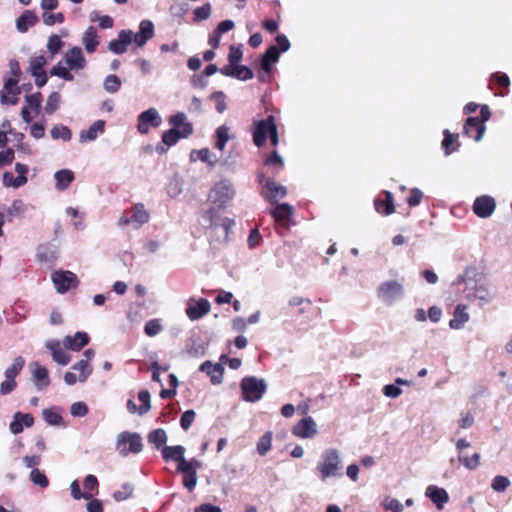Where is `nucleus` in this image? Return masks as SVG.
<instances>
[{"instance_id": "obj_55", "label": "nucleus", "mask_w": 512, "mask_h": 512, "mask_svg": "<svg viewBox=\"0 0 512 512\" xmlns=\"http://www.w3.org/2000/svg\"><path fill=\"white\" fill-rule=\"evenodd\" d=\"M180 472L183 473V475H184V477H183L184 487L187 488L189 491H192L197 485V481H198L197 473L192 472V471H180Z\"/></svg>"}, {"instance_id": "obj_40", "label": "nucleus", "mask_w": 512, "mask_h": 512, "mask_svg": "<svg viewBox=\"0 0 512 512\" xmlns=\"http://www.w3.org/2000/svg\"><path fill=\"white\" fill-rule=\"evenodd\" d=\"M458 460L465 468L474 470L479 465L480 454L476 452L471 457H469L464 451L463 453L458 454Z\"/></svg>"}, {"instance_id": "obj_48", "label": "nucleus", "mask_w": 512, "mask_h": 512, "mask_svg": "<svg viewBox=\"0 0 512 512\" xmlns=\"http://www.w3.org/2000/svg\"><path fill=\"white\" fill-rule=\"evenodd\" d=\"M103 85L108 93H116L121 87V80L118 76L110 74L104 79Z\"/></svg>"}, {"instance_id": "obj_29", "label": "nucleus", "mask_w": 512, "mask_h": 512, "mask_svg": "<svg viewBox=\"0 0 512 512\" xmlns=\"http://www.w3.org/2000/svg\"><path fill=\"white\" fill-rule=\"evenodd\" d=\"M279 57L280 51L277 46H271L267 49L261 61V68L265 75H268L271 72L272 66L278 62Z\"/></svg>"}, {"instance_id": "obj_46", "label": "nucleus", "mask_w": 512, "mask_h": 512, "mask_svg": "<svg viewBox=\"0 0 512 512\" xmlns=\"http://www.w3.org/2000/svg\"><path fill=\"white\" fill-rule=\"evenodd\" d=\"M293 212V208L291 205H289L288 203H282V204H279L277 205L273 211H272V215L274 216V218L278 221L280 220H286L287 218H289V216L292 214Z\"/></svg>"}, {"instance_id": "obj_13", "label": "nucleus", "mask_w": 512, "mask_h": 512, "mask_svg": "<svg viewBox=\"0 0 512 512\" xmlns=\"http://www.w3.org/2000/svg\"><path fill=\"white\" fill-rule=\"evenodd\" d=\"M292 432L301 439L312 438L318 432L317 424L312 417L307 416L294 425Z\"/></svg>"}, {"instance_id": "obj_50", "label": "nucleus", "mask_w": 512, "mask_h": 512, "mask_svg": "<svg viewBox=\"0 0 512 512\" xmlns=\"http://www.w3.org/2000/svg\"><path fill=\"white\" fill-rule=\"evenodd\" d=\"M47 60L43 55L34 56L30 59L29 71L31 74L44 72L43 67L46 65Z\"/></svg>"}, {"instance_id": "obj_26", "label": "nucleus", "mask_w": 512, "mask_h": 512, "mask_svg": "<svg viewBox=\"0 0 512 512\" xmlns=\"http://www.w3.org/2000/svg\"><path fill=\"white\" fill-rule=\"evenodd\" d=\"M425 495L437 506L438 509L449 501L448 493L445 489L439 488L435 485H430L426 488Z\"/></svg>"}, {"instance_id": "obj_30", "label": "nucleus", "mask_w": 512, "mask_h": 512, "mask_svg": "<svg viewBox=\"0 0 512 512\" xmlns=\"http://www.w3.org/2000/svg\"><path fill=\"white\" fill-rule=\"evenodd\" d=\"M133 228L139 229L143 224L147 223L150 219L149 212L145 209L144 204L137 203L132 208Z\"/></svg>"}, {"instance_id": "obj_42", "label": "nucleus", "mask_w": 512, "mask_h": 512, "mask_svg": "<svg viewBox=\"0 0 512 512\" xmlns=\"http://www.w3.org/2000/svg\"><path fill=\"white\" fill-rule=\"evenodd\" d=\"M51 137L54 140L61 139L63 141H69L72 137L71 130L65 125H55L51 128Z\"/></svg>"}, {"instance_id": "obj_16", "label": "nucleus", "mask_w": 512, "mask_h": 512, "mask_svg": "<svg viewBox=\"0 0 512 512\" xmlns=\"http://www.w3.org/2000/svg\"><path fill=\"white\" fill-rule=\"evenodd\" d=\"M132 30H121L117 39H113L108 44V49L114 54H123L127 51L128 45L133 42Z\"/></svg>"}, {"instance_id": "obj_34", "label": "nucleus", "mask_w": 512, "mask_h": 512, "mask_svg": "<svg viewBox=\"0 0 512 512\" xmlns=\"http://www.w3.org/2000/svg\"><path fill=\"white\" fill-rule=\"evenodd\" d=\"M147 440L150 444L154 445L156 449H160L162 451V447L166 446L167 433L162 428L152 430L148 434Z\"/></svg>"}, {"instance_id": "obj_3", "label": "nucleus", "mask_w": 512, "mask_h": 512, "mask_svg": "<svg viewBox=\"0 0 512 512\" xmlns=\"http://www.w3.org/2000/svg\"><path fill=\"white\" fill-rule=\"evenodd\" d=\"M236 196V188L232 180L221 178L210 188L207 200L218 209H226Z\"/></svg>"}, {"instance_id": "obj_61", "label": "nucleus", "mask_w": 512, "mask_h": 512, "mask_svg": "<svg viewBox=\"0 0 512 512\" xmlns=\"http://www.w3.org/2000/svg\"><path fill=\"white\" fill-rule=\"evenodd\" d=\"M195 417H196V413L194 410L185 411L181 415V418H180L181 428L183 430L187 431L191 427L192 423L194 422Z\"/></svg>"}, {"instance_id": "obj_41", "label": "nucleus", "mask_w": 512, "mask_h": 512, "mask_svg": "<svg viewBox=\"0 0 512 512\" xmlns=\"http://www.w3.org/2000/svg\"><path fill=\"white\" fill-rule=\"evenodd\" d=\"M26 210L27 206L22 200H14L7 209L8 220L11 221L14 217L23 215L26 212Z\"/></svg>"}, {"instance_id": "obj_10", "label": "nucleus", "mask_w": 512, "mask_h": 512, "mask_svg": "<svg viewBox=\"0 0 512 512\" xmlns=\"http://www.w3.org/2000/svg\"><path fill=\"white\" fill-rule=\"evenodd\" d=\"M276 126L274 116L270 115L266 119L256 123L253 131V142L257 147H262L270 135L272 129Z\"/></svg>"}, {"instance_id": "obj_9", "label": "nucleus", "mask_w": 512, "mask_h": 512, "mask_svg": "<svg viewBox=\"0 0 512 512\" xmlns=\"http://www.w3.org/2000/svg\"><path fill=\"white\" fill-rule=\"evenodd\" d=\"M211 310L210 302L205 298H189L185 313L191 321H196L206 316Z\"/></svg>"}, {"instance_id": "obj_54", "label": "nucleus", "mask_w": 512, "mask_h": 512, "mask_svg": "<svg viewBox=\"0 0 512 512\" xmlns=\"http://www.w3.org/2000/svg\"><path fill=\"white\" fill-rule=\"evenodd\" d=\"M193 14H194V20L197 22L208 19L211 14L210 4L206 3L200 7L195 8L193 11Z\"/></svg>"}, {"instance_id": "obj_63", "label": "nucleus", "mask_w": 512, "mask_h": 512, "mask_svg": "<svg viewBox=\"0 0 512 512\" xmlns=\"http://www.w3.org/2000/svg\"><path fill=\"white\" fill-rule=\"evenodd\" d=\"M383 506L386 510H390L392 512H403L404 511L403 504L395 498L386 499L383 503Z\"/></svg>"}, {"instance_id": "obj_7", "label": "nucleus", "mask_w": 512, "mask_h": 512, "mask_svg": "<svg viewBox=\"0 0 512 512\" xmlns=\"http://www.w3.org/2000/svg\"><path fill=\"white\" fill-rule=\"evenodd\" d=\"M258 180L263 184L261 195L270 203H275L278 199L284 198L287 194L285 186L277 183L271 178H265L262 174L258 176Z\"/></svg>"}, {"instance_id": "obj_17", "label": "nucleus", "mask_w": 512, "mask_h": 512, "mask_svg": "<svg viewBox=\"0 0 512 512\" xmlns=\"http://www.w3.org/2000/svg\"><path fill=\"white\" fill-rule=\"evenodd\" d=\"M464 134L473 138L475 141H480L483 138L486 127L478 117H469L464 125Z\"/></svg>"}, {"instance_id": "obj_21", "label": "nucleus", "mask_w": 512, "mask_h": 512, "mask_svg": "<svg viewBox=\"0 0 512 512\" xmlns=\"http://www.w3.org/2000/svg\"><path fill=\"white\" fill-rule=\"evenodd\" d=\"M34 424V418L31 414H24L21 412H16L13 415V420L10 423L9 429L10 432L14 435L21 433L24 428H29Z\"/></svg>"}, {"instance_id": "obj_32", "label": "nucleus", "mask_w": 512, "mask_h": 512, "mask_svg": "<svg viewBox=\"0 0 512 512\" xmlns=\"http://www.w3.org/2000/svg\"><path fill=\"white\" fill-rule=\"evenodd\" d=\"M82 43L88 53H93L99 44L98 33L95 27L90 26L84 32Z\"/></svg>"}, {"instance_id": "obj_47", "label": "nucleus", "mask_w": 512, "mask_h": 512, "mask_svg": "<svg viewBox=\"0 0 512 512\" xmlns=\"http://www.w3.org/2000/svg\"><path fill=\"white\" fill-rule=\"evenodd\" d=\"M61 97L58 92H52L46 101L45 112L49 115L53 114L60 106Z\"/></svg>"}, {"instance_id": "obj_20", "label": "nucleus", "mask_w": 512, "mask_h": 512, "mask_svg": "<svg viewBox=\"0 0 512 512\" xmlns=\"http://www.w3.org/2000/svg\"><path fill=\"white\" fill-rule=\"evenodd\" d=\"M105 125L106 123L104 120H97L91 124L88 129L81 130L79 133V142L87 143L95 141L99 135L104 133Z\"/></svg>"}, {"instance_id": "obj_8", "label": "nucleus", "mask_w": 512, "mask_h": 512, "mask_svg": "<svg viewBox=\"0 0 512 512\" xmlns=\"http://www.w3.org/2000/svg\"><path fill=\"white\" fill-rule=\"evenodd\" d=\"M137 131L142 134H148L150 128H158L162 123L160 113L156 108H149L138 115Z\"/></svg>"}, {"instance_id": "obj_33", "label": "nucleus", "mask_w": 512, "mask_h": 512, "mask_svg": "<svg viewBox=\"0 0 512 512\" xmlns=\"http://www.w3.org/2000/svg\"><path fill=\"white\" fill-rule=\"evenodd\" d=\"M385 199H376L375 208L378 213L383 215H390L394 212L393 195L389 191H384Z\"/></svg>"}, {"instance_id": "obj_12", "label": "nucleus", "mask_w": 512, "mask_h": 512, "mask_svg": "<svg viewBox=\"0 0 512 512\" xmlns=\"http://www.w3.org/2000/svg\"><path fill=\"white\" fill-rule=\"evenodd\" d=\"M51 279L59 293H65L71 287L77 285V276L71 271H55Z\"/></svg>"}, {"instance_id": "obj_49", "label": "nucleus", "mask_w": 512, "mask_h": 512, "mask_svg": "<svg viewBox=\"0 0 512 512\" xmlns=\"http://www.w3.org/2000/svg\"><path fill=\"white\" fill-rule=\"evenodd\" d=\"M30 480L41 488H46L49 485L48 478L45 473L38 468L32 469L30 473Z\"/></svg>"}, {"instance_id": "obj_19", "label": "nucleus", "mask_w": 512, "mask_h": 512, "mask_svg": "<svg viewBox=\"0 0 512 512\" xmlns=\"http://www.w3.org/2000/svg\"><path fill=\"white\" fill-rule=\"evenodd\" d=\"M169 124L172 129H178L182 133L183 138H188L193 133V127L190 122L187 121V116L183 112H178L169 118Z\"/></svg>"}, {"instance_id": "obj_59", "label": "nucleus", "mask_w": 512, "mask_h": 512, "mask_svg": "<svg viewBox=\"0 0 512 512\" xmlns=\"http://www.w3.org/2000/svg\"><path fill=\"white\" fill-rule=\"evenodd\" d=\"M43 23L47 26H52L56 23H63L64 22V15L62 13H48L44 12L42 15Z\"/></svg>"}, {"instance_id": "obj_11", "label": "nucleus", "mask_w": 512, "mask_h": 512, "mask_svg": "<svg viewBox=\"0 0 512 512\" xmlns=\"http://www.w3.org/2000/svg\"><path fill=\"white\" fill-rule=\"evenodd\" d=\"M74 371L79 372L76 376L73 372H66L64 381L67 385H74L77 381L84 383L92 374V367L89 366L88 360H80L71 367Z\"/></svg>"}, {"instance_id": "obj_6", "label": "nucleus", "mask_w": 512, "mask_h": 512, "mask_svg": "<svg viewBox=\"0 0 512 512\" xmlns=\"http://www.w3.org/2000/svg\"><path fill=\"white\" fill-rule=\"evenodd\" d=\"M115 447L119 455L123 457L130 453L138 454L143 449L142 438L138 433L124 431L117 435Z\"/></svg>"}, {"instance_id": "obj_27", "label": "nucleus", "mask_w": 512, "mask_h": 512, "mask_svg": "<svg viewBox=\"0 0 512 512\" xmlns=\"http://www.w3.org/2000/svg\"><path fill=\"white\" fill-rule=\"evenodd\" d=\"M89 342V336L86 332H77L74 336H66L63 339V345L65 348L79 351Z\"/></svg>"}, {"instance_id": "obj_28", "label": "nucleus", "mask_w": 512, "mask_h": 512, "mask_svg": "<svg viewBox=\"0 0 512 512\" xmlns=\"http://www.w3.org/2000/svg\"><path fill=\"white\" fill-rule=\"evenodd\" d=\"M55 188L58 191H65L75 180V174L70 169H61L54 173Z\"/></svg>"}, {"instance_id": "obj_36", "label": "nucleus", "mask_w": 512, "mask_h": 512, "mask_svg": "<svg viewBox=\"0 0 512 512\" xmlns=\"http://www.w3.org/2000/svg\"><path fill=\"white\" fill-rule=\"evenodd\" d=\"M215 137H216L215 147L218 150L223 151L226 146V143L230 139L229 127H227L226 125L219 126L215 131Z\"/></svg>"}, {"instance_id": "obj_64", "label": "nucleus", "mask_w": 512, "mask_h": 512, "mask_svg": "<svg viewBox=\"0 0 512 512\" xmlns=\"http://www.w3.org/2000/svg\"><path fill=\"white\" fill-rule=\"evenodd\" d=\"M383 394L388 398H398L402 394V389L395 384H387L382 389Z\"/></svg>"}, {"instance_id": "obj_14", "label": "nucleus", "mask_w": 512, "mask_h": 512, "mask_svg": "<svg viewBox=\"0 0 512 512\" xmlns=\"http://www.w3.org/2000/svg\"><path fill=\"white\" fill-rule=\"evenodd\" d=\"M495 208V200L487 195L477 197L473 204V211L480 218L490 217L493 214Z\"/></svg>"}, {"instance_id": "obj_37", "label": "nucleus", "mask_w": 512, "mask_h": 512, "mask_svg": "<svg viewBox=\"0 0 512 512\" xmlns=\"http://www.w3.org/2000/svg\"><path fill=\"white\" fill-rule=\"evenodd\" d=\"M272 438L273 433L271 431H267L257 442L256 450L259 455H266L272 446Z\"/></svg>"}, {"instance_id": "obj_35", "label": "nucleus", "mask_w": 512, "mask_h": 512, "mask_svg": "<svg viewBox=\"0 0 512 512\" xmlns=\"http://www.w3.org/2000/svg\"><path fill=\"white\" fill-rule=\"evenodd\" d=\"M202 218L205 223H208L209 227L217 228L223 217H221L219 210L215 206L203 212Z\"/></svg>"}, {"instance_id": "obj_1", "label": "nucleus", "mask_w": 512, "mask_h": 512, "mask_svg": "<svg viewBox=\"0 0 512 512\" xmlns=\"http://www.w3.org/2000/svg\"><path fill=\"white\" fill-rule=\"evenodd\" d=\"M64 59L67 67L62 62L57 63L50 70L51 76H57L65 81H72L74 79L71 71H79L86 67L87 61L84 57L83 51L80 47L74 46L64 54Z\"/></svg>"}, {"instance_id": "obj_51", "label": "nucleus", "mask_w": 512, "mask_h": 512, "mask_svg": "<svg viewBox=\"0 0 512 512\" xmlns=\"http://www.w3.org/2000/svg\"><path fill=\"white\" fill-rule=\"evenodd\" d=\"M162 325L159 319H151L146 322L144 332L149 337H154L162 331Z\"/></svg>"}, {"instance_id": "obj_38", "label": "nucleus", "mask_w": 512, "mask_h": 512, "mask_svg": "<svg viewBox=\"0 0 512 512\" xmlns=\"http://www.w3.org/2000/svg\"><path fill=\"white\" fill-rule=\"evenodd\" d=\"M25 364V360L23 357L18 356L13 360V363L6 368L4 375L5 378H10L15 380V377L22 371Z\"/></svg>"}, {"instance_id": "obj_45", "label": "nucleus", "mask_w": 512, "mask_h": 512, "mask_svg": "<svg viewBox=\"0 0 512 512\" xmlns=\"http://www.w3.org/2000/svg\"><path fill=\"white\" fill-rule=\"evenodd\" d=\"M182 133L178 129H169L165 131L162 135V143L167 146L171 147L175 145L180 139H182Z\"/></svg>"}, {"instance_id": "obj_62", "label": "nucleus", "mask_w": 512, "mask_h": 512, "mask_svg": "<svg viewBox=\"0 0 512 512\" xmlns=\"http://www.w3.org/2000/svg\"><path fill=\"white\" fill-rule=\"evenodd\" d=\"M70 413L74 417H84L88 413V407L82 401L74 402L70 407Z\"/></svg>"}, {"instance_id": "obj_52", "label": "nucleus", "mask_w": 512, "mask_h": 512, "mask_svg": "<svg viewBox=\"0 0 512 512\" xmlns=\"http://www.w3.org/2000/svg\"><path fill=\"white\" fill-rule=\"evenodd\" d=\"M138 399L142 403L139 407V415H144L151 409L150 393L147 390H142L138 394Z\"/></svg>"}, {"instance_id": "obj_43", "label": "nucleus", "mask_w": 512, "mask_h": 512, "mask_svg": "<svg viewBox=\"0 0 512 512\" xmlns=\"http://www.w3.org/2000/svg\"><path fill=\"white\" fill-rule=\"evenodd\" d=\"M43 419L49 424L53 426H58L62 424V416L59 411L54 408L44 409L42 412Z\"/></svg>"}, {"instance_id": "obj_18", "label": "nucleus", "mask_w": 512, "mask_h": 512, "mask_svg": "<svg viewBox=\"0 0 512 512\" xmlns=\"http://www.w3.org/2000/svg\"><path fill=\"white\" fill-rule=\"evenodd\" d=\"M199 370L210 377L213 385H219L223 382L224 368L221 364L205 361L200 365Z\"/></svg>"}, {"instance_id": "obj_25", "label": "nucleus", "mask_w": 512, "mask_h": 512, "mask_svg": "<svg viewBox=\"0 0 512 512\" xmlns=\"http://www.w3.org/2000/svg\"><path fill=\"white\" fill-rule=\"evenodd\" d=\"M469 297H473L477 299L481 305H485L494 299L495 293L492 291L490 285L481 282L475 284L473 294H469Z\"/></svg>"}, {"instance_id": "obj_23", "label": "nucleus", "mask_w": 512, "mask_h": 512, "mask_svg": "<svg viewBox=\"0 0 512 512\" xmlns=\"http://www.w3.org/2000/svg\"><path fill=\"white\" fill-rule=\"evenodd\" d=\"M186 449L182 445L164 446L162 447V457L166 462L175 461L177 466H181L185 460Z\"/></svg>"}, {"instance_id": "obj_31", "label": "nucleus", "mask_w": 512, "mask_h": 512, "mask_svg": "<svg viewBox=\"0 0 512 512\" xmlns=\"http://www.w3.org/2000/svg\"><path fill=\"white\" fill-rule=\"evenodd\" d=\"M38 21L36 14L30 10H26L16 19V28L20 33H26L30 27H33Z\"/></svg>"}, {"instance_id": "obj_60", "label": "nucleus", "mask_w": 512, "mask_h": 512, "mask_svg": "<svg viewBox=\"0 0 512 512\" xmlns=\"http://www.w3.org/2000/svg\"><path fill=\"white\" fill-rule=\"evenodd\" d=\"M510 485V480L505 476H496L491 484V487L496 492H503Z\"/></svg>"}, {"instance_id": "obj_5", "label": "nucleus", "mask_w": 512, "mask_h": 512, "mask_svg": "<svg viewBox=\"0 0 512 512\" xmlns=\"http://www.w3.org/2000/svg\"><path fill=\"white\" fill-rule=\"evenodd\" d=\"M240 388L243 400L255 403L266 393L267 383L264 379L255 376H246L241 380Z\"/></svg>"}, {"instance_id": "obj_53", "label": "nucleus", "mask_w": 512, "mask_h": 512, "mask_svg": "<svg viewBox=\"0 0 512 512\" xmlns=\"http://www.w3.org/2000/svg\"><path fill=\"white\" fill-rule=\"evenodd\" d=\"M62 46H63V42L58 35L52 34L49 37L48 42H47V50L52 55L57 54L61 50Z\"/></svg>"}, {"instance_id": "obj_57", "label": "nucleus", "mask_w": 512, "mask_h": 512, "mask_svg": "<svg viewBox=\"0 0 512 512\" xmlns=\"http://www.w3.org/2000/svg\"><path fill=\"white\" fill-rule=\"evenodd\" d=\"M234 78L238 80H250L253 78V72L252 70L244 65H236L235 66V72H234Z\"/></svg>"}, {"instance_id": "obj_15", "label": "nucleus", "mask_w": 512, "mask_h": 512, "mask_svg": "<svg viewBox=\"0 0 512 512\" xmlns=\"http://www.w3.org/2000/svg\"><path fill=\"white\" fill-rule=\"evenodd\" d=\"M154 24L150 20H142L139 24L138 32H133V42L136 47H143L150 39L154 37Z\"/></svg>"}, {"instance_id": "obj_58", "label": "nucleus", "mask_w": 512, "mask_h": 512, "mask_svg": "<svg viewBox=\"0 0 512 512\" xmlns=\"http://www.w3.org/2000/svg\"><path fill=\"white\" fill-rule=\"evenodd\" d=\"M133 492V486L129 483H125L122 488L113 494L115 501L120 502L128 499Z\"/></svg>"}, {"instance_id": "obj_4", "label": "nucleus", "mask_w": 512, "mask_h": 512, "mask_svg": "<svg viewBox=\"0 0 512 512\" xmlns=\"http://www.w3.org/2000/svg\"><path fill=\"white\" fill-rule=\"evenodd\" d=\"M377 298L385 305L392 306L405 296V287L398 280H385L376 290Z\"/></svg>"}, {"instance_id": "obj_56", "label": "nucleus", "mask_w": 512, "mask_h": 512, "mask_svg": "<svg viewBox=\"0 0 512 512\" xmlns=\"http://www.w3.org/2000/svg\"><path fill=\"white\" fill-rule=\"evenodd\" d=\"M202 467L201 461L196 458L184 460L181 466H177V471H192L197 473L198 469Z\"/></svg>"}, {"instance_id": "obj_22", "label": "nucleus", "mask_w": 512, "mask_h": 512, "mask_svg": "<svg viewBox=\"0 0 512 512\" xmlns=\"http://www.w3.org/2000/svg\"><path fill=\"white\" fill-rule=\"evenodd\" d=\"M33 373L34 385L38 390H43L50 384L48 370L38 362L30 364Z\"/></svg>"}, {"instance_id": "obj_39", "label": "nucleus", "mask_w": 512, "mask_h": 512, "mask_svg": "<svg viewBox=\"0 0 512 512\" xmlns=\"http://www.w3.org/2000/svg\"><path fill=\"white\" fill-rule=\"evenodd\" d=\"M458 460L465 468L474 470L479 465L480 454L476 452L471 457H469L464 451L463 453L458 454Z\"/></svg>"}, {"instance_id": "obj_2", "label": "nucleus", "mask_w": 512, "mask_h": 512, "mask_svg": "<svg viewBox=\"0 0 512 512\" xmlns=\"http://www.w3.org/2000/svg\"><path fill=\"white\" fill-rule=\"evenodd\" d=\"M343 462L340 452L335 448L324 450L316 465V472L322 482L329 478H337L343 475Z\"/></svg>"}, {"instance_id": "obj_44", "label": "nucleus", "mask_w": 512, "mask_h": 512, "mask_svg": "<svg viewBox=\"0 0 512 512\" xmlns=\"http://www.w3.org/2000/svg\"><path fill=\"white\" fill-rule=\"evenodd\" d=\"M27 177H14L11 172L3 174V184L6 187L20 188L27 183Z\"/></svg>"}, {"instance_id": "obj_24", "label": "nucleus", "mask_w": 512, "mask_h": 512, "mask_svg": "<svg viewBox=\"0 0 512 512\" xmlns=\"http://www.w3.org/2000/svg\"><path fill=\"white\" fill-rule=\"evenodd\" d=\"M470 315L467 306L459 304L455 307L453 317L449 321V327L453 330H460L469 321Z\"/></svg>"}]
</instances>
